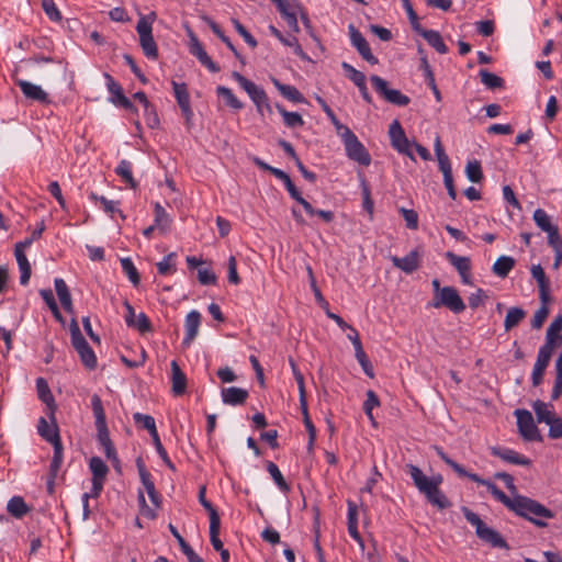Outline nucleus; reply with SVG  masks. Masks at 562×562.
I'll return each instance as SVG.
<instances>
[{"mask_svg": "<svg viewBox=\"0 0 562 562\" xmlns=\"http://www.w3.org/2000/svg\"><path fill=\"white\" fill-rule=\"evenodd\" d=\"M42 7L49 20L54 22H60L63 20V15L54 0H42Z\"/></svg>", "mask_w": 562, "mask_h": 562, "instance_id": "59", "label": "nucleus"}, {"mask_svg": "<svg viewBox=\"0 0 562 562\" xmlns=\"http://www.w3.org/2000/svg\"><path fill=\"white\" fill-rule=\"evenodd\" d=\"M530 271L532 278L537 281L541 303H549L551 301L550 281L547 278L543 268L540 265H533Z\"/></svg>", "mask_w": 562, "mask_h": 562, "instance_id": "17", "label": "nucleus"}, {"mask_svg": "<svg viewBox=\"0 0 562 562\" xmlns=\"http://www.w3.org/2000/svg\"><path fill=\"white\" fill-rule=\"evenodd\" d=\"M436 451L440 459L459 476L468 477L480 485L486 486L496 501L502 503L516 515L531 521L537 527H547V522L543 521L542 518L551 519L554 517L552 510L539 502L519 494L509 497L490 480L482 479L475 473L468 472L461 464L453 461L441 448L437 447Z\"/></svg>", "mask_w": 562, "mask_h": 562, "instance_id": "1", "label": "nucleus"}, {"mask_svg": "<svg viewBox=\"0 0 562 562\" xmlns=\"http://www.w3.org/2000/svg\"><path fill=\"white\" fill-rule=\"evenodd\" d=\"M89 468L92 473V479L104 480L109 468L100 457H92L89 461Z\"/></svg>", "mask_w": 562, "mask_h": 562, "instance_id": "41", "label": "nucleus"}, {"mask_svg": "<svg viewBox=\"0 0 562 562\" xmlns=\"http://www.w3.org/2000/svg\"><path fill=\"white\" fill-rule=\"evenodd\" d=\"M532 408L536 413L537 420L539 423H546L547 425H549L555 417L554 412L551 409L552 405L547 404L540 400L533 402Z\"/></svg>", "mask_w": 562, "mask_h": 562, "instance_id": "30", "label": "nucleus"}, {"mask_svg": "<svg viewBox=\"0 0 562 562\" xmlns=\"http://www.w3.org/2000/svg\"><path fill=\"white\" fill-rule=\"evenodd\" d=\"M551 357H548L544 353L538 352L537 360L535 362L531 381L533 386H539L542 383L543 375L547 367L549 366Z\"/></svg>", "mask_w": 562, "mask_h": 562, "instance_id": "27", "label": "nucleus"}, {"mask_svg": "<svg viewBox=\"0 0 562 562\" xmlns=\"http://www.w3.org/2000/svg\"><path fill=\"white\" fill-rule=\"evenodd\" d=\"M273 86L278 89L283 98L294 103H305L306 100L304 95L294 87L290 85H284L280 82L278 79H272Z\"/></svg>", "mask_w": 562, "mask_h": 562, "instance_id": "25", "label": "nucleus"}, {"mask_svg": "<svg viewBox=\"0 0 562 562\" xmlns=\"http://www.w3.org/2000/svg\"><path fill=\"white\" fill-rule=\"evenodd\" d=\"M549 303H541V306L536 311L532 319H531V327L535 329H539L542 327L543 323L546 322L550 311L548 307Z\"/></svg>", "mask_w": 562, "mask_h": 562, "instance_id": "58", "label": "nucleus"}, {"mask_svg": "<svg viewBox=\"0 0 562 562\" xmlns=\"http://www.w3.org/2000/svg\"><path fill=\"white\" fill-rule=\"evenodd\" d=\"M389 135L393 148H395L398 153L408 156L412 160H415L412 151V143L406 137L405 132L397 120H394L391 123Z\"/></svg>", "mask_w": 562, "mask_h": 562, "instance_id": "12", "label": "nucleus"}, {"mask_svg": "<svg viewBox=\"0 0 562 562\" xmlns=\"http://www.w3.org/2000/svg\"><path fill=\"white\" fill-rule=\"evenodd\" d=\"M276 109L278 112L282 115L283 122L286 127L295 128V127H302L304 125V120L301 114L297 112H289L286 111L283 105L277 103Z\"/></svg>", "mask_w": 562, "mask_h": 562, "instance_id": "37", "label": "nucleus"}, {"mask_svg": "<svg viewBox=\"0 0 562 562\" xmlns=\"http://www.w3.org/2000/svg\"><path fill=\"white\" fill-rule=\"evenodd\" d=\"M267 471L269 472V474L271 475V477L273 479L274 483L280 488V491H282L284 493L290 491L289 484L284 480L281 471L279 470V468L276 463H273L272 461H268L267 462Z\"/></svg>", "mask_w": 562, "mask_h": 562, "instance_id": "39", "label": "nucleus"}, {"mask_svg": "<svg viewBox=\"0 0 562 562\" xmlns=\"http://www.w3.org/2000/svg\"><path fill=\"white\" fill-rule=\"evenodd\" d=\"M201 324V314L198 311H191L188 313L184 322L186 327V336L183 338V344L189 346L193 339L196 337L199 327Z\"/></svg>", "mask_w": 562, "mask_h": 562, "instance_id": "22", "label": "nucleus"}, {"mask_svg": "<svg viewBox=\"0 0 562 562\" xmlns=\"http://www.w3.org/2000/svg\"><path fill=\"white\" fill-rule=\"evenodd\" d=\"M233 78L247 92L251 101L255 103L260 116H263L265 112L269 114L272 113V106L269 103L268 95L261 87L257 86L255 82L250 81L237 71L233 72Z\"/></svg>", "mask_w": 562, "mask_h": 562, "instance_id": "6", "label": "nucleus"}, {"mask_svg": "<svg viewBox=\"0 0 562 562\" xmlns=\"http://www.w3.org/2000/svg\"><path fill=\"white\" fill-rule=\"evenodd\" d=\"M155 225L157 226V228H159L160 231H166L169 228L170 226V217L168 215V213L166 212V210L157 202L155 203Z\"/></svg>", "mask_w": 562, "mask_h": 562, "instance_id": "45", "label": "nucleus"}, {"mask_svg": "<svg viewBox=\"0 0 562 562\" xmlns=\"http://www.w3.org/2000/svg\"><path fill=\"white\" fill-rule=\"evenodd\" d=\"M526 317V312L521 307L514 306L508 308L504 321L505 331L512 330Z\"/></svg>", "mask_w": 562, "mask_h": 562, "instance_id": "36", "label": "nucleus"}, {"mask_svg": "<svg viewBox=\"0 0 562 562\" xmlns=\"http://www.w3.org/2000/svg\"><path fill=\"white\" fill-rule=\"evenodd\" d=\"M198 280L202 285H211L216 283L217 277L210 268H199Z\"/></svg>", "mask_w": 562, "mask_h": 562, "instance_id": "61", "label": "nucleus"}, {"mask_svg": "<svg viewBox=\"0 0 562 562\" xmlns=\"http://www.w3.org/2000/svg\"><path fill=\"white\" fill-rule=\"evenodd\" d=\"M533 221L536 222L537 226L546 233L557 227L551 223L550 216L542 209H537L533 212Z\"/></svg>", "mask_w": 562, "mask_h": 562, "instance_id": "48", "label": "nucleus"}, {"mask_svg": "<svg viewBox=\"0 0 562 562\" xmlns=\"http://www.w3.org/2000/svg\"><path fill=\"white\" fill-rule=\"evenodd\" d=\"M393 266L403 272L409 274L416 271L420 266V255L417 250H412L403 258L393 256L391 257Z\"/></svg>", "mask_w": 562, "mask_h": 562, "instance_id": "16", "label": "nucleus"}, {"mask_svg": "<svg viewBox=\"0 0 562 562\" xmlns=\"http://www.w3.org/2000/svg\"><path fill=\"white\" fill-rule=\"evenodd\" d=\"M233 24L237 33L244 38V41L252 48L257 47L258 43L255 37L245 29V26L236 19L233 20Z\"/></svg>", "mask_w": 562, "mask_h": 562, "instance_id": "64", "label": "nucleus"}, {"mask_svg": "<svg viewBox=\"0 0 562 562\" xmlns=\"http://www.w3.org/2000/svg\"><path fill=\"white\" fill-rule=\"evenodd\" d=\"M515 416L517 417V427L519 434L525 440L528 441H542V437L538 427L533 422L531 413L527 409H516Z\"/></svg>", "mask_w": 562, "mask_h": 562, "instance_id": "11", "label": "nucleus"}, {"mask_svg": "<svg viewBox=\"0 0 562 562\" xmlns=\"http://www.w3.org/2000/svg\"><path fill=\"white\" fill-rule=\"evenodd\" d=\"M36 391L40 400L47 405L50 411L52 418H54V412L56 404L54 396L50 392L47 381L44 378L36 379Z\"/></svg>", "mask_w": 562, "mask_h": 562, "instance_id": "24", "label": "nucleus"}, {"mask_svg": "<svg viewBox=\"0 0 562 562\" xmlns=\"http://www.w3.org/2000/svg\"><path fill=\"white\" fill-rule=\"evenodd\" d=\"M561 344H562V335L560 333H553V331L547 330L546 341L539 348L538 352L544 353L548 357H552L554 349L560 347Z\"/></svg>", "mask_w": 562, "mask_h": 562, "instance_id": "33", "label": "nucleus"}, {"mask_svg": "<svg viewBox=\"0 0 562 562\" xmlns=\"http://www.w3.org/2000/svg\"><path fill=\"white\" fill-rule=\"evenodd\" d=\"M71 345L78 352L81 362L90 370L97 367V357L92 348L82 336L79 325L75 318L70 322Z\"/></svg>", "mask_w": 562, "mask_h": 562, "instance_id": "7", "label": "nucleus"}, {"mask_svg": "<svg viewBox=\"0 0 562 562\" xmlns=\"http://www.w3.org/2000/svg\"><path fill=\"white\" fill-rule=\"evenodd\" d=\"M216 92L220 97L224 98L227 105H229L234 110L243 109L244 104L235 97V94L233 93V91L229 88H226L224 86H218L216 89Z\"/></svg>", "mask_w": 562, "mask_h": 562, "instance_id": "50", "label": "nucleus"}, {"mask_svg": "<svg viewBox=\"0 0 562 562\" xmlns=\"http://www.w3.org/2000/svg\"><path fill=\"white\" fill-rule=\"evenodd\" d=\"M16 85L26 99L37 101L40 103L49 102L48 94L40 86L22 79L18 80Z\"/></svg>", "mask_w": 562, "mask_h": 562, "instance_id": "18", "label": "nucleus"}, {"mask_svg": "<svg viewBox=\"0 0 562 562\" xmlns=\"http://www.w3.org/2000/svg\"><path fill=\"white\" fill-rule=\"evenodd\" d=\"M224 404L227 405H243L248 398V391L241 387L229 386L222 389L221 392Z\"/></svg>", "mask_w": 562, "mask_h": 562, "instance_id": "20", "label": "nucleus"}, {"mask_svg": "<svg viewBox=\"0 0 562 562\" xmlns=\"http://www.w3.org/2000/svg\"><path fill=\"white\" fill-rule=\"evenodd\" d=\"M53 448L54 456L49 465V474H52V476H57V473L63 463V443L57 441L55 445H53Z\"/></svg>", "mask_w": 562, "mask_h": 562, "instance_id": "52", "label": "nucleus"}, {"mask_svg": "<svg viewBox=\"0 0 562 562\" xmlns=\"http://www.w3.org/2000/svg\"><path fill=\"white\" fill-rule=\"evenodd\" d=\"M431 306L435 308L445 306L454 314L464 312L467 307L453 286H443L439 293H436Z\"/></svg>", "mask_w": 562, "mask_h": 562, "instance_id": "9", "label": "nucleus"}, {"mask_svg": "<svg viewBox=\"0 0 562 562\" xmlns=\"http://www.w3.org/2000/svg\"><path fill=\"white\" fill-rule=\"evenodd\" d=\"M271 1L276 4L278 11L280 12L281 16L285 20L289 27L292 29L294 32H299L300 27H299V23H297L296 12L292 8V5L289 3V1L288 0H271Z\"/></svg>", "mask_w": 562, "mask_h": 562, "instance_id": "21", "label": "nucleus"}, {"mask_svg": "<svg viewBox=\"0 0 562 562\" xmlns=\"http://www.w3.org/2000/svg\"><path fill=\"white\" fill-rule=\"evenodd\" d=\"M132 168V162L123 159L119 162L115 172L123 182L128 184L132 189H136L138 183L133 178Z\"/></svg>", "mask_w": 562, "mask_h": 562, "instance_id": "35", "label": "nucleus"}, {"mask_svg": "<svg viewBox=\"0 0 562 562\" xmlns=\"http://www.w3.org/2000/svg\"><path fill=\"white\" fill-rule=\"evenodd\" d=\"M56 294L60 301V304L68 302L71 300V294L69 292V289L61 278H56L54 281Z\"/></svg>", "mask_w": 562, "mask_h": 562, "instance_id": "60", "label": "nucleus"}, {"mask_svg": "<svg viewBox=\"0 0 562 562\" xmlns=\"http://www.w3.org/2000/svg\"><path fill=\"white\" fill-rule=\"evenodd\" d=\"M370 80L375 91L387 102L398 106H405L409 103L411 99L407 95L403 94L400 90L390 89L387 81L380 76L373 75Z\"/></svg>", "mask_w": 562, "mask_h": 562, "instance_id": "10", "label": "nucleus"}, {"mask_svg": "<svg viewBox=\"0 0 562 562\" xmlns=\"http://www.w3.org/2000/svg\"><path fill=\"white\" fill-rule=\"evenodd\" d=\"M355 356H356L359 364L361 366L363 372L369 378H372L373 376V367H372L368 356L366 355L363 347H359V348L355 349Z\"/></svg>", "mask_w": 562, "mask_h": 562, "instance_id": "56", "label": "nucleus"}, {"mask_svg": "<svg viewBox=\"0 0 562 562\" xmlns=\"http://www.w3.org/2000/svg\"><path fill=\"white\" fill-rule=\"evenodd\" d=\"M172 88H173L175 98L180 108L182 105L190 104V95H189L188 88H187L186 83H179V82L172 81Z\"/></svg>", "mask_w": 562, "mask_h": 562, "instance_id": "53", "label": "nucleus"}, {"mask_svg": "<svg viewBox=\"0 0 562 562\" xmlns=\"http://www.w3.org/2000/svg\"><path fill=\"white\" fill-rule=\"evenodd\" d=\"M190 53L194 55L199 61H201L203 58H206L207 55L202 44L193 33H190Z\"/></svg>", "mask_w": 562, "mask_h": 562, "instance_id": "62", "label": "nucleus"}, {"mask_svg": "<svg viewBox=\"0 0 562 562\" xmlns=\"http://www.w3.org/2000/svg\"><path fill=\"white\" fill-rule=\"evenodd\" d=\"M136 467L138 470V474H139L142 484L145 487V491L147 492V491L155 490L156 487H155L153 476H151L150 472L147 470V468L142 459L136 460Z\"/></svg>", "mask_w": 562, "mask_h": 562, "instance_id": "46", "label": "nucleus"}, {"mask_svg": "<svg viewBox=\"0 0 562 562\" xmlns=\"http://www.w3.org/2000/svg\"><path fill=\"white\" fill-rule=\"evenodd\" d=\"M50 419L53 420L52 425H49L44 417H41L37 424V431L43 439H45L47 442L52 445H55L57 441L61 442V440L58 431V426L55 422V417H50Z\"/></svg>", "mask_w": 562, "mask_h": 562, "instance_id": "19", "label": "nucleus"}, {"mask_svg": "<svg viewBox=\"0 0 562 562\" xmlns=\"http://www.w3.org/2000/svg\"><path fill=\"white\" fill-rule=\"evenodd\" d=\"M515 259L509 256H501L497 258V260L494 262L492 267V271L495 276L499 278H506L509 272L515 267Z\"/></svg>", "mask_w": 562, "mask_h": 562, "instance_id": "32", "label": "nucleus"}, {"mask_svg": "<svg viewBox=\"0 0 562 562\" xmlns=\"http://www.w3.org/2000/svg\"><path fill=\"white\" fill-rule=\"evenodd\" d=\"M465 173L471 182H480L483 179V172L480 161H469L465 167Z\"/></svg>", "mask_w": 562, "mask_h": 562, "instance_id": "54", "label": "nucleus"}, {"mask_svg": "<svg viewBox=\"0 0 562 562\" xmlns=\"http://www.w3.org/2000/svg\"><path fill=\"white\" fill-rule=\"evenodd\" d=\"M156 18L155 12L148 15H143L136 24V32L139 36V45L143 49L144 55L149 59L158 58V47L153 37V22Z\"/></svg>", "mask_w": 562, "mask_h": 562, "instance_id": "5", "label": "nucleus"}, {"mask_svg": "<svg viewBox=\"0 0 562 562\" xmlns=\"http://www.w3.org/2000/svg\"><path fill=\"white\" fill-rule=\"evenodd\" d=\"M14 255L21 272L20 283L26 285L31 278V265L25 256V251L14 250Z\"/></svg>", "mask_w": 562, "mask_h": 562, "instance_id": "38", "label": "nucleus"}, {"mask_svg": "<svg viewBox=\"0 0 562 562\" xmlns=\"http://www.w3.org/2000/svg\"><path fill=\"white\" fill-rule=\"evenodd\" d=\"M89 199L92 200L93 202H100L103 211L108 214L111 215V217L114 216V214H119L120 217L122 220L125 218V215L123 214V212L119 209V205H120V202L119 201H112V200H109L106 199L105 196L103 195H98L97 193L94 192H91L89 194Z\"/></svg>", "mask_w": 562, "mask_h": 562, "instance_id": "29", "label": "nucleus"}, {"mask_svg": "<svg viewBox=\"0 0 562 562\" xmlns=\"http://www.w3.org/2000/svg\"><path fill=\"white\" fill-rule=\"evenodd\" d=\"M220 528H221V518H217L214 516L212 517V520H210V540L212 543V547L217 552L224 549L223 542L220 539Z\"/></svg>", "mask_w": 562, "mask_h": 562, "instance_id": "40", "label": "nucleus"}, {"mask_svg": "<svg viewBox=\"0 0 562 562\" xmlns=\"http://www.w3.org/2000/svg\"><path fill=\"white\" fill-rule=\"evenodd\" d=\"M351 44L356 47L361 57L371 65L378 64V58L371 53L369 43L363 35L352 25H349Z\"/></svg>", "mask_w": 562, "mask_h": 562, "instance_id": "14", "label": "nucleus"}, {"mask_svg": "<svg viewBox=\"0 0 562 562\" xmlns=\"http://www.w3.org/2000/svg\"><path fill=\"white\" fill-rule=\"evenodd\" d=\"M121 267L123 272L127 276L128 280L134 284L138 285L140 281L139 273L130 258L121 259Z\"/></svg>", "mask_w": 562, "mask_h": 562, "instance_id": "49", "label": "nucleus"}, {"mask_svg": "<svg viewBox=\"0 0 562 562\" xmlns=\"http://www.w3.org/2000/svg\"><path fill=\"white\" fill-rule=\"evenodd\" d=\"M176 252H170L167 256H165L164 259L156 265L158 273L161 276H168L173 273L176 271Z\"/></svg>", "mask_w": 562, "mask_h": 562, "instance_id": "42", "label": "nucleus"}, {"mask_svg": "<svg viewBox=\"0 0 562 562\" xmlns=\"http://www.w3.org/2000/svg\"><path fill=\"white\" fill-rule=\"evenodd\" d=\"M153 442H154V446H155V449L158 453V456L160 457V459L162 460V462L171 470V471H176V465L175 463L170 460L166 449L164 448L161 441H160V438H159V435H156L153 437Z\"/></svg>", "mask_w": 562, "mask_h": 562, "instance_id": "57", "label": "nucleus"}, {"mask_svg": "<svg viewBox=\"0 0 562 562\" xmlns=\"http://www.w3.org/2000/svg\"><path fill=\"white\" fill-rule=\"evenodd\" d=\"M400 213L402 214L403 218L405 220L407 228H409V229L418 228V214L416 211L401 207Z\"/></svg>", "mask_w": 562, "mask_h": 562, "instance_id": "63", "label": "nucleus"}, {"mask_svg": "<svg viewBox=\"0 0 562 562\" xmlns=\"http://www.w3.org/2000/svg\"><path fill=\"white\" fill-rule=\"evenodd\" d=\"M448 261L457 269L461 277L468 276L471 269V260L469 257H461L451 251L446 254Z\"/></svg>", "mask_w": 562, "mask_h": 562, "instance_id": "34", "label": "nucleus"}, {"mask_svg": "<svg viewBox=\"0 0 562 562\" xmlns=\"http://www.w3.org/2000/svg\"><path fill=\"white\" fill-rule=\"evenodd\" d=\"M406 469V472L412 477L415 487L425 496L431 506L437 507L440 510L451 507V502L440 490V485L443 482L441 474L438 473L427 476L417 465L414 464H407Z\"/></svg>", "mask_w": 562, "mask_h": 562, "instance_id": "2", "label": "nucleus"}, {"mask_svg": "<svg viewBox=\"0 0 562 562\" xmlns=\"http://www.w3.org/2000/svg\"><path fill=\"white\" fill-rule=\"evenodd\" d=\"M380 406V400L374 391L369 390L367 392V398L363 403V411L368 418L371 420L372 425H375V420L372 414L373 408Z\"/></svg>", "mask_w": 562, "mask_h": 562, "instance_id": "47", "label": "nucleus"}, {"mask_svg": "<svg viewBox=\"0 0 562 562\" xmlns=\"http://www.w3.org/2000/svg\"><path fill=\"white\" fill-rule=\"evenodd\" d=\"M461 510L468 522L475 527V533L479 539L485 543H488L493 548L508 549V544L502 535L495 529L486 526L479 515H476L467 506H463Z\"/></svg>", "mask_w": 562, "mask_h": 562, "instance_id": "4", "label": "nucleus"}, {"mask_svg": "<svg viewBox=\"0 0 562 562\" xmlns=\"http://www.w3.org/2000/svg\"><path fill=\"white\" fill-rule=\"evenodd\" d=\"M133 418L137 425L142 426L143 428H145L149 431L151 438L154 436L158 435V431L156 428V423H155V419L153 416L145 415L142 413H135Z\"/></svg>", "mask_w": 562, "mask_h": 562, "instance_id": "43", "label": "nucleus"}, {"mask_svg": "<svg viewBox=\"0 0 562 562\" xmlns=\"http://www.w3.org/2000/svg\"><path fill=\"white\" fill-rule=\"evenodd\" d=\"M104 78L106 80L108 90L112 95L110 98V101L115 105L124 108L125 110L135 111L136 109H135L134 104L123 93V89H122L121 85L119 82H116L114 80V78L108 72L104 74Z\"/></svg>", "mask_w": 562, "mask_h": 562, "instance_id": "13", "label": "nucleus"}, {"mask_svg": "<svg viewBox=\"0 0 562 562\" xmlns=\"http://www.w3.org/2000/svg\"><path fill=\"white\" fill-rule=\"evenodd\" d=\"M347 157L361 166L368 167L371 164V156L357 135L351 131H345L341 137Z\"/></svg>", "mask_w": 562, "mask_h": 562, "instance_id": "8", "label": "nucleus"}, {"mask_svg": "<svg viewBox=\"0 0 562 562\" xmlns=\"http://www.w3.org/2000/svg\"><path fill=\"white\" fill-rule=\"evenodd\" d=\"M491 453L494 457H497V458L502 459L503 461L510 463V464L524 465V467L531 465V460L529 458H527L524 454H520L519 452H517L513 449H509V448L492 447Z\"/></svg>", "mask_w": 562, "mask_h": 562, "instance_id": "15", "label": "nucleus"}, {"mask_svg": "<svg viewBox=\"0 0 562 562\" xmlns=\"http://www.w3.org/2000/svg\"><path fill=\"white\" fill-rule=\"evenodd\" d=\"M30 509L31 508L21 496H13L7 504V510L9 514L18 519L24 517L30 512Z\"/></svg>", "mask_w": 562, "mask_h": 562, "instance_id": "31", "label": "nucleus"}, {"mask_svg": "<svg viewBox=\"0 0 562 562\" xmlns=\"http://www.w3.org/2000/svg\"><path fill=\"white\" fill-rule=\"evenodd\" d=\"M171 382H172V392L175 395L179 396L186 392L187 389V376L180 369L179 364L176 360L171 361Z\"/></svg>", "mask_w": 562, "mask_h": 562, "instance_id": "23", "label": "nucleus"}, {"mask_svg": "<svg viewBox=\"0 0 562 562\" xmlns=\"http://www.w3.org/2000/svg\"><path fill=\"white\" fill-rule=\"evenodd\" d=\"M342 69L348 74V78L357 86L361 87L366 85V76L363 72L357 70L350 64L344 61L341 64Z\"/></svg>", "mask_w": 562, "mask_h": 562, "instance_id": "55", "label": "nucleus"}, {"mask_svg": "<svg viewBox=\"0 0 562 562\" xmlns=\"http://www.w3.org/2000/svg\"><path fill=\"white\" fill-rule=\"evenodd\" d=\"M91 408L95 419L97 439L104 450V453L109 460L114 463H119L115 447L110 438V432L106 425L105 411L102 405V401L98 394L91 396Z\"/></svg>", "mask_w": 562, "mask_h": 562, "instance_id": "3", "label": "nucleus"}, {"mask_svg": "<svg viewBox=\"0 0 562 562\" xmlns=\"http://www.w3.org/2000/svg\"><path fill=\"white\" fill-rule=\"evenodd\" d=\"M434 148H435V154L438 159V165H439L440 171L442 172L443 176L451 175L452 169H451L450 159H449L448 155L445 153V149H443L442 143H441V138L439 135H437L435 137Z\"/></svg>", "mask_w": 562, "mask_h": 562, "instance_id": "28", "label": "nucleus"}, {"mask_svg": "<svg viewBox=\"0 0 562 562\" xmlns=\"http://www.w3.org/2000/svg\"><path fill=\"white\" fill-rule=\"evenodd\" d=\"M426 41L427 43L434 47L439 54H446L448 53V47L445 44L442 36L438 31L435 30H425L419 29L417 31Z\"/></svg>", "mask_w": 562, "mask_h": 562, "instance_id": "26", "label": "nucleus"}, {"mask_svg": "<svg viewBox=\"0 0 562 562\" xmlns=\"http://www.w3.org/2000/svg\"><path fill=\"white\" fill-rule=\"evenodd\" d=\"M479 75L482 83L485 85L488 89H497L504 86V80L499 76L490 72L486 69H481Z\"/></svg>", "mask_w": 562, "mask_h": 562, "instance_id": "44", "label": "nucleus"}, {"mask_svg": "<svg viewBox=\"0 0 562 562\" xmlns=\"http://www.w3.org/2000/svg\"><path fill=\"white\" fill-rule=\"evenodd\" d=\"M289 194L291 195L292 199H294L297 203H300L304 211L310 215V216H314V213H315V209L312 206V204L305 200L301 192L297 190V188L295 187L294 183L290 184L288 188H286Z\"/></svg>", "mask_w": 562, "mask_h": 562, "instance_id": "51", "label": "nucleus"}]
</instances>
